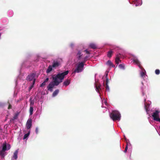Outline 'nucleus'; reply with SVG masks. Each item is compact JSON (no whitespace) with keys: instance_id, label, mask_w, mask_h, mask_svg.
<instances>
[{"instance_id":"nucleus-1","label":"nucleus","mask_w":160,"mask_h":160,"mask_svg":"<svg viewBox=\"0 0 160 160\" xmlns=\"http://www.w3.org/2000/svg\"><path fill=\"white\" fill-rule=\"evenodd\" d=\"M68 73V71H66L65 72L58 74L56 75H53L52 78L54 80V82H55L56 85H58L60 83L62 82L64 76L67 75Z\"/></svg>"},{"instance_id":"nucleus-2","label":"nucleus","mask_w":160,"mask_h":160,"mask_svg":"<svg viewBox=\"0 0 160 160\" xmlns=\"http://www.w3.org/2000/svg\"><path fill=\"white\" fill-rule=\"evenodd\" d=\"M110 117L113 121H120L121 118V114L118 111H113L111 113Z\"/></svg>"},{"instance_id":"nucleus-3","label":"nucleus","mask_w":160,"mask_h":160,"mask_svg":"<svg viewBox=\"0 0 160 160\" xmlns=\"http://www.w3.org/2000/svg\"><path fill=\"white\" fill-rule=\"evenodd\" d=\"M84 68V62H82L79 63L77 65V68L74 71V72L79 73L81 72Z\"/></svg>"},{"instance_id":"nucleus-4","label":"nucleus","mask_w":160,"mask_h":160,"mask_svg":"<svg viewBox=\"0 0 160 160\" xmlns=\"http://www.w3.org/2000/svg\"><path fill=\"white\" fill-rule=\"evenodd\" d=\"M159 112L158 110H156L154 112L152 115V116L153 118V120L156 121L160 122V118L159 117Z\"/></svg>"},{"instance_id":"nucleus-5","label":"nucleus","mask_w":160,"mask_h":160,"mask_svg":"<svg viewBox=\"0 0 160 160\" xmlns=\"http://www.w3.org/2000/svg\"><path fill=\"white\" fill-rule=\"evenodd\" d=\"M11 148L10 145L9 144H7L6 142H3L2 145V151H6L10 149Z\"/></svg>"},{"instance_id":"nucleus-6","label":"nucleus","mask_w":160,"mask_h":160,"mask_svg":"<svg viewBox=\"0 0 160 160\" xmlns=\"http://www.w3.org/2000/svg\"><path fill=\"white\" fill-rule=\"evenodd\" d=\"M56 84L55 82H54V81L53 82H50L47 87L48 90L51 92H52V89L54 88V86H55L58 85H56Z\"/></svg>"},{"instance_id":"nucleus-7","label":"nucleus","mask_w":160,"mask_h":160,"mask_svg":"<svg viewBox=\"0 0 160 160\" xmlns=\"http://www.w3.org/2000/svg\"><path fill=\"white\" fill-rule=\"evenodd\" d=\"M35 75V74L34 73H32L30 75H28V76L27 78V80L29 81L32 80H34V77Z\"/></svg>"},{"instance_id":"nucleus-8","label":"nucleus","mask_w":160,"mask_h":160,"mask_svg":"<svg viewBox=\"0 0 160 160\" xmlns=\"http://www.w3.org/2000/svg\"><path fill=\"white\" fill-rule=\"evenodd\" d=\"M108 74L106 73L105 74V78H106L105 82V87L106 88V90L108 91H109V88L108 85Z\"/></svg>"},{"instance_id":"nucleus-9","label":"nucleus","mask_w":160,"mask_h":160,"mask_svg":"<svg viewBox=\"0 0 160 160\" xmlns=\"http://www.w3.org/2000/svg\"><path fill=\"white\" fill-rule=\"evenodd\" d=\"M32 121L31 119L28 120L26 124V126L28 129H29L32 126Z\"/></svg>"},{"instance_id":"nucleus-10","label":"nucleus","mask_w":160,"mask_h":160,"mask_svg":"<svg viewBox=\"0 0 160 160\" xmlns=\"http://www.w3.org/2000/svg\"><path fill=\"white\" fill-rule=\"evenodd\" d=\"M133 62L135 63L141 69H142V67L140 64V63L139 61L137 59L134 58L133 60Z\"/></svg>"},{"instance_id":"nucleus-11","label":"nucleus","mask_w":160,"mask_h":160,"mask_svg":"<svg viewBox=\"0 0 160 160\" xmlns=\"http://www.w3.org/2000/svg\"><path fill=\"white\" fill-rule=\"evenodd\" d=\"M60 65V63L57 61H54L52 66L53 68H56Z\"/></svg>"},{"instance_id":"nucleus-12","label":"nucleus","mask_w":160,"mask_h":160,"mask_svg":"<svg viewBox=\"0 0 160 160\" xmlns=\"http://www.w3.org/2000/svg\"><path fill=\"white\" fill-rule=\"evenodd\" d=\"M95 85L96 91L99 93H100V90H101L100 84L99 83H96Z\"/></svg>"},{"instance_id":"nucleus-13","label":"nucleus","mask_w":160,"mask_h":160,"mask_svg":"<svg viewBox=\"0 0 160 160\" xmlns=\"http://www.w3.org/2000/svg\"><path fill=\"white\" fill-rule=\"evenodd\" d=\"M120 54H117L116 55V57L115 58V62L116 64H118L119 63V62H121V60H120Z\"/></svg>"},{"instance_id":"nucleus-14","label":"nucleus","mask_w":160,"mask_h":160,"mask_svg":"<svg viewBox=\"0 0 160 160\" xmlns=\"http://www.w3.org/2000/svg\"><path fill=\"white\" fill-rule=\"evenodd\" d=\"M89 47L93 49H96L97 48V46L94 43H91L89 45Z\"/></svg>"},{"instance_id":"nucleus-15","label":"nucleus","mask_w":160,"mask_h":160,"mask_svg":"<svg viewBox=\"0 0 160 160\" xmlns=\"http://www.w3.org/2000/svg\"><path fill=\"white\" fill-rule=\"evenodd\" d=\"M18 152V150L15 151L13 153V157L12 158V159H16L17 158Z\"/></svg>"},{"instance_id":"nucleus-16","label":"nucleus","mask_w":160,"mask_h":160,"mask_svg":"<svg viewBox=\"0 0 160 160\" xmlns=\"http://www.w3.org/2000/svg\"><path fill=\"white\" fill-rule=\"evenodd\" d=\"M5 151L1 150L0 151V156L2 158H4L5 156Z\"/></svg>"},{"instance_id":"nucleus-17","label":"nucleus","mask_w":160,"mask_h":160,"mask_svg":"<svg viewBox=\"0 0 160 160\" xmlns=\"http://www.w3.org/2000/svg\"><path fill=\"white\" fill-rule=\"evenodd\" d=\"M106 64L109 67H114L115 66V65L113 64L111 61L110 60L108 61L107 62Z\"/></svg>"},{"instance_id":"nucleus-18","label":"nucleus","mask_w":160,"mask_h":160,"mask_svg":"<svg viewBox=\"0 0 160 160\" xmlns=\"http://www.w3.org/2000/svg\"><path fill=\"white\" fill-rule=\"evenodd\" d=\"M49 81V78H47L46 79L43 81V82L40 85V87H43V86L46 85V83L48 82Z\"/></svg>"},{"instance_id":"nucleus-19","label":"nucleus","mask_w":160,"mask_h":160,"mask_svg":"<svg viewBox=\"0 0 160 160\" xmlns=\"http://www.w3.org/2000/svg\"><path fill=\"white\" fill-rule=\"evenodd\" d=\"M53 68L52 66V65H49L46 71V72L47 73H49L52 70V68Z\"/></svg>"},{"instance_id":"nucleus-20","label":"nucleus","mask_w":160,"mask_h":160,"mask_svg":"<svg viewBox=\"0 0 160 160\" xmlns=\"http://www.w3.org/2000/svg\"><path fill=\"white\" fill-rule=\"evenodd\" d=\"M59 90L58 89H57L55 90L52 93L53 97H55L59 93Z\"/></svg>"},{"instance_id":"nucleus-21","label":"nucleus","mask_w":160,"mask_h":160,"mask_svg":"<svg viewBox=\"0 0 160 160\" xmlns=\"http://www.w3.org/2000/svg\"><path fill=\"white\" fill-rule=\"evenodd\" d=\"M70 82V80H67L65 81L64 82L63 84H64V85H65V86H67L69 84Z\"/></svg>"},{"instance_id":"nucleus-22","label":"nucleus","mask_w":160,"mask_h":160,"mask_svg":"<svg viewBox=\"0 0 160 160\" xmlns=\"http://www.w3.org/2000/svg\"><path fill=\"white\" fill-rule=\"evenodd\" d=\"M18 115V114H16L13 117V118L10 120V122H11L12 121H13L15 119H16L17 118Z\"/></svg>"},{"instance_id":"nucleus-23","label":"nucleus","mask_w":160,"mask_h":160,"mask_svg":"<svg viewBox=\"0 0 160 160\" xmlns=\"http://www.w3.org/2000/svg\"><path fill=\"white\" fill-rule=\"evenodd\" d=\"M112 53L113 52L112 51H108L107 54V56L108 57L110 58L112 57Z\"/></svg>"},{"instance_id":"nucleus-24","label":"nucleus","mask_w":160,"mask_h":160,"mask_svg":"<svg viewBox=\"0 0 160 160\" xmlns=\"http://www.w3.org/2000/svg\"><path fill=\"white\" fill-rule=\"evenodd\" d=\"M33 110V106H30L29 112L30 115H32V114Z\"/></svg>"},{"instance_id":"nucleus-25","label":"nucleus","mask_w":160,"mask_h":160,"mask_svg":"<svg viewBox=\"0 0 160 160\" xmlns=\"http://www.w3.org/2000/svg\"><path fill=\"white\" fill-rule=\"evenodd\" d=\"M77 55L78 56V59L80 60L81 58V56L82 55H81V52L80 51H79L78 52V53H77Z\"/></svg>"},{"instance_id":"nucleus-26","label":"nucleus","mask_w":160,"mask_h":160,"mask_svg":"<svg viewBox=\"0 0 160 160\" xmlns=\"http://www.w3.org/2000/svg\"><path fill=\"white\" fill-rule=\"evenodd\" d=\"M30 131H29L27 133L25 134L24 136L23 139H25L27 138H28V137L29 136V135L30 134Z\"/></svg>"},{"instance_id":"nucleus-27","label":"nucleus","mask_w":160,"mask_h":160,"mask_svg":"<svg viewBox=\"0 0 160 160\" xmlns=\"http://www.w3.org/2000/svg\"><path fill=\"white\" fill-rule=\"evenodd\" d=\"M141 76L143 78L145 77V73L143 72H141L140 73Z\"/></svg>"},{"instance_id":"nucleus-28","label":"nucleus","mask_w":160,"mask_h":160,"mask_svg":"<svg viewBox=\"0 0 160 160\" xmlns=\"http://www.w3.org/2000/svg\"><path fill=\"white\" fill-rule=\"evenodd\" d=\"M35 79H34V80L33 81V82H32V84L31 86V87L29 88V89H31L33 87V85L35 83Z\"/></svg>"},{"instance_id":"nucleus-29","label":"nucleus","mask_w":160,"mask_h":160,"mask_svg":"<svg viewBox=\"0 0 160 160\" xmlns=\"http://www.w3.org/2000/svg\"><path fill=\"white\" fill-rule=\"evenodd\" d=\"M155 73L156 74L158 75L160 73V71L159 69H156L155 71Z\"/></svg>"},{"instance_id":"nucleus-30","label":"nucleus","mask_w":160,"mask_h":160,"mask_svg":"<svg viewBox=\"0 0 160 160\" xmlns=\"http://www.w3.org/2000/svg\"><path fill=\"white\" fill-rule=\"evenodd\" d=\"M118 67L121 69H124V65L122 64H119L118 66Z\"/></svg>"},{"instance_id":"nucleus-31","label":"nucleus","mask_w":160,"mask_h":160,"mask_svg":"<svg viewBox=\"0 0 160 160\" xmlns=\"http://www.w3.org/2000/svg\"><path fill=\"white\" fill-rule=\"evenodd\" d=\"M34 104V101H30V106H32Z\"/></svg>"},{"instance_id":"nucleus-32","label":"nucleus","mask_w":160,"mask_h":160,"mask_svg":"<svg viewBox=\"0 0 160 160\" xmlns=\"http://www.w3.org/2000/svg\"><path fill=\"white\" fill-rule=\"evenodd\" d=\"M8 103L9 104V106H8V109H11L12 107V105L9 103V102H8Z\"/></svg>"},{"instance_id":"nucleus-33","label":"nucleus","mask_w":160,"mask_h":160,"mask_svg":"<svg viewBox=\"0 0 160 160\" xmlns=\"http://www.w3.org/2000/svg\"><path fill=\"white\" fill-rule=\"evenodd\" d=\"M38 128L37 127L36 128V129H35V132H36V133L37 134H38Z\"/></svg>"},{"instance_id":"nucleus-34","label":"nucleus","mask_w":160,"mask_h":160,"mask_svg":"<svg viewBox=\"0 0 160 160\" xmlns=\"http://www.w3.org/2000/svg\"><path fill=\"white\" fill-rule=\"evenodd\" d=\"M127 149H128V144L127 145L125 148V149H124V151L125 152H127Z\"/></svg>"},{"instance_id":"nucleus-35","label":"nucleus","mask_w":160,"mask_h":160,"mask_svg":"<svg viewBox=\"0 0 160 160\" xmlns=\"http://www.w3.org/2000/svg\"><path fill=\"white\" fill-rule=\"evenodd\" d=\"M84 52H86V53L88 54H90V52L89 51H88L87 50H86L84 51Z\"/></svg>"},{"instance_id":"nucleus-36","label":"nucleus","mask_w":160,"mask_h":160,"mask_svg":"<svg viewBox=\"0 0 160 160\" xmlns=\"http://www.w3.org/2000/svg\"><path fill=\"white\" fill-rule=\"evenodd\" d=\"M145 108L146 112H148V109L147 106L145 104Z\"/></svg>"},{"instance_id":"nucleus-37","label":"nucleus","mask_w":160,"mask_h":160,"mask_svg":"<svg viewBox=\"0 0 160 160\" xmlns=\"http://www.w3.org/2000/svg\"><path fill=\"white\" fill-rule=\"evenodd\" d=\"M3 105V104L2 102H0V107H2Z\"/></svg>"},{"instance_id":"nucleus-38","label":"nucleus","mask_w":160,"mask_h":160,"mask_svg":"<svg viewBox=\"0 0 160 160\" xmlns=\"http://www.w3.org/2000/svg\"><path fill=\"white\" fill-rule=\"evenodd\" d=\"M87 58H88V57H87V56H86L84 58V61H86L87 60Z\"/></svg>"},{"instance_id":"nucleus-39","label":"nucleus","mask_w":160,"mask_h":160,"mask_svg":"<svg viewBox=\"0 0 160 160\" xmlns=\"http://www.w3.org/2000/svg\"><path fill=\"white\" fill-rule=\"evenodd\" d=\"M103 84H104V82H103Z\"/></svg>"}]
</instances>
